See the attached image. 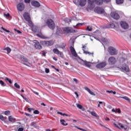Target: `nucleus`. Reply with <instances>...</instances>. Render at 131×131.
<instances>
[{
	"label": "nucleus",
	"mask_w": 131,
	"mask_h": 131,
	"mask_svg": "<svg viewBox=\"0 0 131 131\" xmlns=\"http://www.w3.org/2000/svg\"><path fill=\"white\" fill-rule=\"evenodd\" d=\"M88 9H89V10H93V9L96 7V5H97V6L103 5V0H88Z\"/></svg>",
	"instance_id": "f257e3e1"
},
{
	"label": "nucleus",
	"mask_w": 131,
	"mask_h": 131,
	"mask_svg": "<svg viewBox=\"0 0 131 131\" xmlns=\"http://www.w3.org/2000/svg\"><path fill=\"white\" fill-rule=\"evenodd\" d=\"M76 32V31H75L72 28L67 27L61 28L60 33L61 34H63V33H74Z\"/></svg>",
	"instance_id": "f03ea898"
},
{
	"label": "nucleus",
	"mask_w": 131,
	"mask_h": 131,
	"mask_svg": "<svg viewBox=\"0 0 131 131\" xmlns=\"http://www.w3.org/2000/svg\"><path fill=\"white\" fill-rule=\"evenodd\" d=\"M111 56H116L118 54V50L113 47H110L107 50Z\"/></svg>",
	"instance_id": "7ed1b4c3"
},
{
	"label": "nucleus",
	"mask_w": 131,
	"mask_h": 131,
	"mask_svg": "<svg viewBox=\"0 0 131 131\" xmlns=\"http://www.w3.org/2000/svg\"><path fill=\"white\" fill-rule=\"evenodd\" d=\"M40 43L45 47H51V46H53L55 43V42L53 40L50 41H41Z\"/></svg>",
	"instance_id": "20e7f679"
},
{
	"label": "nucleus",
	"mask_w": 131,
	"mask_h": 131,
	"mask_svg": "<svg viewBox=\"0 0 131 131\" xmlns=\"http://www.w3.org/2000/svg\"><path fill=\"white\" fill-rule=\"evenodd\" d=\"M47 24L50 29H52V30H53V29H55V23H54V21H53V20H52L51 19L47 20Z\"/></svg>",
	"instance_id": "39448f33"
},
{
	"label": "nucleus",
	"mask_w": 131,
	"mask_h": 131,
	"mask_svg": "<svg viewBox=\"0 0 131 131\" xmlns=\"http://www.w3.org/2000/svg\"><path fill=\"white\" fill-rule=\"evenodd\" d=\"M21 63L28 67H30V62L28 61V59L24 56L21 57Z\"/></svg>",
	"instance_id": "423d86ee"
},
{
	"label": "nucleus",
	"mask_w": 131,
	"mask_h": 131,
	"mask_svg": "<svg viewBox=\"0 0 131 131\" xmlns=\"http://www.w3.org/2000/svg\"><path fill=\"white\" fill-rule=\"evenodd\" d=\"M16 7L18 12H23V10L25 9V5L23 3H18Z\"/></svg>",
	"instance_id": "0eeeda50"
},
{
	"label": "nucleus",
	"mask_w": 131,
	"mask_h": 131,
	"mask_svg": "<svg viewBox=\"0 0 131 131\" xmlns=\"http://www.w3.org/2000/svg\"><path fill=\"white\" fill-rule=\"evenodd\" d=\"M111 17L113 18V19H115V20H118V19L120 18L119 14H118V13L116 11L112 12L111 13Z\"/></svg>",
	"instance_id": "6e6552de"
},
{
	"label": "nucleus",
	"mask_w": 131,
	"mask_h": 131,
	"mask_svg": "<svg viewBox=\"0 0 131 131\" xmlns=\"http://www.w3.org/2000/svg\"><path fill=\"white\" fill-rule=\"evenodd\" d=\"M94 12L97 14H105V10L101 7H96Z\"/></svg>",
	"instance_id": "1a4fd4ad"
},
{
	"label": "nucleus",
	"mask_w": 131,
	"mask_h": 131,
	"mask_svg": "<svg viewBox=\"0 0 131 131\" xmlns=\"http://www.w3.org/2000/svg\"><path fill=\"white\" fill-rule=\"evenodd\" d=\"M108 62L110 65H114L116 63V58L114 56H111L108 59Z\"/></svg>",
	"instance_id": "9d476101"
},
{
	"label": "nucleus",
	"mask_w": 131,
	"mask_h": 131,
	"mask_svg": "<svg viewBox=\"0 0 131 131\" xmlns=\"http://www.w3.org/2000/svg\"><path fill=\"white\" fill-rule=\"evenodd\" d=\"M120 24L121 25V27H122L123 29L126 30L128 29V27H129L128 24L125 21H122L120 22Z\"/></svg>",
	"instance_id": "9b49d317"
},
{
	"label": "nucleus",
	"mask_w": 131,
	"mask_h": 131,
	"mask_svg": "<svg viewBox=\"0 0 131 131\" xmlns=\"http://www.w3.org/2000/svg\"><path fill=\"white\" fill-rule=\"evenodd\" d=\"M53 51L54 54H56V55H59L61 58H64V55L63 54V52L59 51V50L56 48L54 49Z\"/></svg>",
	"instance_id": "f8f14e48"
},
{
	"label": "nucleus",
	"mask_w": 131,
	"mask_h": 131,
	"mask_svg": "<svg viewBox=\"0 0 131 131\" xmlns=\"http://www.w3.org/2000/svg\"><path fill=\"white\" fill-rule=\"evenodd\" d=\"M106 65H107V63H106V62L104 61L97 64L96 66V67L98 69H102V68H104V67H105Z\"/></svg>",
	"instance_id": "ddd939ff"
},
{
	"label": "nucleus",
	"mask_w": 131,
	"mask_h": 131,
	"mask_svg": "<svg viewBox=\"0 0 131 131\" xmlns=\"http://www.w3.org/2000/svg\"><path fill=\"white\" fill-rule=\"evenodd\" d=\"M70 52L74 57H78V55L77 54V53H76V51H75V49L74 48H73L72 46L70 47Z\"/></svg>",
	"instance_id": "4468645a"
},
{
	"label": "nucleus",
	"mask_w": 131,
	"mask_h": 131,
	"mask_svg": "<svg viewBox=\"0 0 131 131\" xmlns=\"http://www.w3.org/2000/svg\"><path fill=\"white\" fill-rule=\"evenodd\" d=\"M31 5L33 7H35V8H39V7H40V4L36 1H32L31 2Z\"/></svg>",
	"instance_id": "2eb2a0df"
},
{
	"label": "nucleus",
	"mask_w": 131,
	"mask_h": 131,
	"mask_svg": "<svg viewBox=\"0 0 131 131\" xmlns=\"http://www.w3.org/2000/svg\"><path fill=\"white\" fill-rule=\"evenodd\" d=\"M122 70L125 71L126 72H129V67L126 64H123L121 67Z\"/></svg>",
	"instance_id": "dca6fc26"
},
{
	"label": "nucleus",
	"mask_w": 131,
	"mask_h": 131,
	"mask_svg": "<svg viewBox=\"0 0 131 131\" xmlns=\"http://www.w3.org/2000/svg\"><path fill=\"white\" fill-rule=\"evenodd\" d=\"M28 111L29 112H31L32 111H33L34 114H39V111L38 110H36L34 111V109L33 108H28L27 109Z\"/></svg>",
	"instance_id": "f3484780"
},
{
	"label": "nucleus",
	"mask_w": 131,
	"mask_h": 131,
	"mask_svg": "<svg viewBox=\"0 0 131 131\" xmlns=\"http://www.w3.org/2000/svg\"><path fill=\"white\" fill-rule=\"evenodd\" d=\"M32 30L35 33L39 32V28L36 26H34L32 28Z\"/></svg>",
	"instance_id": "a211bd4d"
},
{
	"label": "nucleus",
	"mask_w": 131,
	"mask_h": 131,
	"mask_svg": "<svg viewBox=\"0 0 131 131\" xmlns=\"http://www.w3.org/2000/svg\"><path fill=\"white\" fill-rule=\"evenodd\" d=\"M79 2L80 7H84L86 5V0H80Z\"/></svg>",
	"instance_id": "6ab92c4d"
},
{
	"label": "nucleus",
	"mask_w": 131,
	"mask_h": 131,
	"mask_svg": "<svg viewBox=\"0 0 131 131\" xmlns=\"http://www.w3.org/2000/svg\"><path fill=\"white\" fill-rule=\"evenodd\" d=\"M84 89L85 91L88 92V93H89L90 94V95H92V96H96V94H95V93H94L93 92L91 91V90L90 89H89V88L85 86L84 88Z\"/></svg>",
	"instance_id": "aec40b11"
},
{
	"label": "nucleus",
	"mask_w": 131,
	"mask_h": 131,
	"mask_svg": "<svg viewBox=\"0 0 131 131\" xmlns=\"http://www.w3.org/2000/svg\"><path fill=\"white\" fill-rule=\"evenodd\" d=\"M35 48L37 49V50H40L42 47L40 43H39L38 41H36L35 43Z\"/></svg>",
	"instance_id": "412c9836"
},
{
	"label": "nucleus",
	"mask_w": 131,
	"mask_h": 131,
	"mask_svg": "<svg viewBox=\"0 0 131 131\" xmlns=\"http://www.w3.org/2000/svg\"><path fill=\"white\" fill-rule=\"evenodd\" d=\"M65 47H66V43H62L59 45H56V47L58 48L59 49H65Z\"/></svg>",
	"instance_id": "4be33fe9"
},
{
	"label": "nucleus",
	"mask_w": 131,
	"mask_h": 131,
	"mask_svg": "<svg viewBox=\"0 0 131 131\" xmlns=\"http://www.w3.org/2000/svg\"><path fill=\"white\" fill-rule=\"evenodd\" d=\"M24 18L26 21H29L30 20V17H29V15H28V13H25L24 14Z\"/></svg>",
	"instance_id": "5701e85b"
},
{
	"label": "nucleus",
	"mask_w": 131,
	"mask_h": 131,
	"mask_svg": "<svg viewBox=\"0 0 131 131\" xmlns=\"http://www.w3.org/2000/svg\"><path fill=\"white\" fill-rule=\"evenodd\" d=\"M119 98H120L121 99H124V100H125L129 103H130V99H129V98H128L127 96H119Z\"/></svg>",
	"instance_id": "b1692460"
},
{
	"label": "nucleus",
	"mask_w": 131,
	"mask_h": 131,
	"mask_svg": "<svg viewBox=\"0 0 131 131\" xmlns=\"http://www.w3.org/2000/svg\"><path fill=\"white\" fill-rule=\"evenodd\" d=\"M76 105L77 108H78L79 109H80L81 110H82V111H85V108H84L83 106H82V105H81V104L76 103Z\"/></svg>",
	"instance_id": "393cba45"
},
{
	"label": "nucleus",
	"mask_w": 131,
	"mask_h": 131,
	"mask_svg": "<svg viewBox=\"0 0 131 131\" xmlns=\"http://www.w3.org/2000/svg\"><path fill=\"white\" fill-rule=\"evenodd\" d=\"M8 120L11 122H15V121H16V119L13 117V116H10L8 118Z\"/></svg>",
	"instance_id": "a878e982"
},
{
	"label": "nucleus",
	"mask_w": 131,
	"mask_h": 131,
	"mask_svg": "<svg viewBox=\"0 0 131 131\" xmlns=\"http://www.w3.org/2000/svg\"><path fill=\"white\" fill-rule=\"evenodd\" d=\"M106 28H115V25L113 23H111L110 24H108L106 26Z\"/></svg>",
	"instance_id": "bb28decb"
},
{
	"label": "nucleus",
	"mask_w": 131,
	"mask_h": 131,
	"mask_svg": "<svg viewBox=\"0 0 131 131\" xmlns=\"http://www.w3.org/2000/svg\"><path fill=\"white\" fill-rule=\"evenodd\" d=\"M60 123L62 124V125H63V126H66L68 125V123L66 122V121L64 119H61L60 120Z\"/></svg>",
	"instance_id": "cd10ccee"
},
{
	"label": "nucleus",
	"mask_w": 131,
	"mask_h": 131,
	"mask_svg": "<svg viewBox=\"0 0 131 131\" xmlns=\"http://www.w3.org/2000/svg\"><path fill=\"white\" fill-rule=\"evenodd\" d=\"M37 35L41 38H43L44 39H47V38H48V37L45 36V35H42L41 33L37 34Z\"/></svg>",
	"instance_id": "c85d7f7f"
},
{
	"label": "nucleus",
	"mask_w": 131,
	"mask_h": 131,
	"mask_svg": "<svg viewBox=\"0 0 131 131\" xmlns=\"http://www.w3.org/2000/svg\"><path fill=\"white\" fill-rule=\"evenodd\" d=\"M82 51H83L84 54H85V55H89V56H91V55H92V57H93L94 55V53H91L90 52L88 51H85V50L84 49H82Z\"/></svg>",
	"instance_id": "c756f323"
},
{
	"label": "nucleus",
	"mask_w": 131,
	"mask_h": 131,
	"mask_svg": "<svg viewBox=\"0 0 131 131\" xmlns=\"http://www.w3.org/2000/svg\"><path fill=\"white\" fill-rule=\"evenodd\" d=\"M81 60L82 61V62H83L84 65H85V66H86V67H91V64L90 63V62L85 61L82 59H81Z\"/></svg>",
	"instance_id": "7c9ffc66"
},
{
	"label": "nucleus",
	"mask_w": 131,
	"mask_h": 131,
	"mask_svg": "<svg viewBox=\"0 0 131 131\" xmlns=\"http://www.w3.org/2000/svg\"><path fill=\"white\" fill-rule=\"evenodd\" d=\"M4 51H7V54H10L12 52V50L9 47H7L4 49Z\"/></svg>",
	"instance_id": "2f4dec72"
},
{
	"label": "nucleus",
	"mask_w": 131,
	"mask_h": 131,
	"mask_svg": "<svg viewBox=\"0 0 131 131\" xmlns=\"http://www.w3.org/2000/svg\"><path fill=\"white\" fill-rule=\"evenodd\" d=\"M124 0H116V3L117 5H121V4H123Z\"/></svg>",
	"instance_id": "473e14b6"
},
{
	"label": "nucleus",
	"mask_w": 131,
	"mask_h": 131,
	"mask_svg": "<svg viewBox=\"0 0 131 131\" xmlns=\"http://www.w3.org/2000/svg\"><path fill=\"white\" fill-rule=\"evenodd\" d=\"M106 93H108V94H113V95H116V92L113 91L112 90H106Z\"/></svg>",
	"instance_id": "72a5a7b5"
},
{
	"label": "nucleus",
	"mask_w": 131,
	"mask_h": 131,
	"mask_svg": "<svg viewBox=\"0 0 131 131\" xmlns=\"http://www.w3.org/2000/svg\"><path fill=\"white\" fill-rule=\"evenodd\" d=\"M28 22L29 23V26H30V27H31V28H32V27L34 26H33V24L32 23V21H31V20H28Z\"/></svg>",
	"instance_id": "f704fd0d"
},
{
	"label": "nucleus",
	"mask_w": 131,
	"mask_h": 131,
	"mask_svg": "<svg viewBox=\"0 0 131 131\" xmlns=\"http://www.w3.org/2000/svg\"><path fill=\"white\" fill-rule=\"evenodd\" d=\"M64 21L66 23H71V19L68 18H66L64 19Z\"/></svg>",
	"instance_id": "c9c22d12"
},
{
	"label": "nucleus",
	"mask_w": 131,
	"mask_h": 131,
	"mask_svg": "<svg viewBox=\"0 0 131 131\" xmlns=\"http://www.w3.org/2000/svg\"><path fill=\"white\" fill-rule=\"evenodd\" d=\"M101 104H102V105H105V102H102V101H99V103H98V108H100V105Z\"/></svg>",
	"instance_id": "e433bc0d"
},
{
	"label": "nucleus",
	"mask_w": 131,
	"mask_h": 131,
	"mask_svg": "<svg viewBox=\"0 0 131 131\" xmlns=\"http://www.w3.org/2000/svg\"><path fill=\"white\" fill-rule=\"evenodd\" d=\"M57 114H60V115H61L62 116H68V114H63L61 112H58Z\"/></svg>",
	"instance_id": "4c0bfd02"
},
{
	"label": "nucleus",
	"mask_w": 131,
	"mask_h": 131,
	"mask_svg": "<svg viewBox=\"0 0 131 131\" xmlns=\"http://www.w3.org/2000/svg\"><path fill=\"white\" fill-rule=\"evenodd\" d=\"M89 112H90V114H91V115H92L93 116H95V117H97V114H96V113L94 112H90V111H89Z\"/></svg>",
	"instance_id": "58836bf2"
},
{
	"label": "nucleus",
	"mask_w": 131,
	"mask_h": 131,
	"mask_svg": "<svg viewBox=\"0 0 131 131\" xmlns=\"http://www.w3.org/2000/svg\"><path fill=\"white\" fill-rule=\"evenodd\" d=\"M73 2L76 6H79V1L78 0H76Z\"/></svg>",
	"instance_id": "ea45409f"
},
{
	"label": "nucleus",
	"mask_w": 131,
	"mask_h": 131,
	"mask_svg": "<svg viewBox=\"0 0 131 131\" xmlns=\"http://www.w3.org/2000/svg\"><path fill=\"white\" fill-rule=\"evenodd\" d=\"M14 86L16 88V89H20V85L17 83H14Z\"/></svg>",
	"instance_id": "a19ab883"
},
{
	"label": "nucleus",
	"mask_w": 131,
	"mask_h": 131,
	"mask_svg": "<svg viewBox=\"0 0 131 131\" xmlns=\"http://www.w3.org/2000/svg\"><path fill=\"white\" fill-rule=\"evenodd\" d=\"M0 84H1L2 86H6V84H5V82H3V80H0Z\"/></svg>",
	"instance_id": "79ce46f5"
},
{
	"label": "nucleus",
	"mask_w": 131,
	"mask_h": 131,
	"mask_svg": "<svg viewBox=\"0 0 131 131\" xmlns=\"http://www.w3.org/2000/svg\"><path fill=\"white\" fill-rule=\"evenodd\" d=\"M86 30H87L88 31H92L93 30V28H90V27H87Z\"/></svg>",
	"instance_id": "37998d69"
},
{
	"label": "nucleus",
	"mask_w": 131,
	"mask_h": 131,
	"mask_svg": "<svg viewBox=\"0 0 131 131\" xmlns=\"http://www.w3.org/2000/svg\"><path fill=\"white\" fill-rule=\"evenodd\" d=\"M0 119L2 120V121H5V117L4 116L0 115Z\"/></svg>",
	"instance_id": "c03bdc74"
},
{
	"label": "nucleus",
	"mask_w": 131,
	"mask_h": 131,
	"mask_svg": "<svg viewBox=\"0 0 131 131\" xmlns=\"http://www.w3.org/2000/svg\"><path fill=\"white\" fill-rule=\"evenodd\" d=\"M2 29H3V30H4V31H5V32H7V33H9L10 32V31L8 30H7L6 29H5L4 27H1Z\"/></svg>",
	"instance_id": "a18cd8bd"
},
{
	"label": "nucleus",
	"mask_w": 131,
	"mask_h": 131,
	"mask_svg": "<svg viewBox=\"0 0 131 131\" xmlns=\"http://www.w3.org/2000/svg\"><path fill=\"white\" fill-rule=\"evenodd\" d=\"M5 80L6 81H8L9 83H11V84L12 83V81L10 79H9V78H6L5 79Z\"/></svg>",
	"instance_id": "49530a36"
},
{
	"label": "nucleus",
	"mask_w": 131,
	"mask_h": 131,
	"mask_svg": "<svg viewBox=\"0 0 131 131\" xmlns=\"http://www.w3.org/2000/svg\"><path fill=\"white\" fill-rule=\"evenodd\" d=\"M118 125L120 126L121 128H124V129H126V128H124V126H123L121 123H119Z\"/></svg>",
	"instance_id": "de8ad7c7"
},
{
	"label": "nucleus",
	"mask_w": 131,
	"mask_h": 131,
	"mask_svg": "<svg viewBox=\"0 0 131 131\" xmlns=\"http://www.w3.org/2000/svg\"><path fill=\"white\" fill-rule=\"evenodd\" d=\"M4 17H6V18H9V17H10V14H4Z\"/></svg>",
	"instance_id": "09e8293b"
},
{
	"label": "nucleus",
	"mask_w": 131,
	"mask_h": 131,
	"mask_svg": "<svg viewBox=\"0 0 131 131\" xmlns=\"http://www.w3.org/2000/svg\"><path fill=\"white\" fill-rule=\"evenodd\" d=\"M5 115H9V114H10V111H5Z\"/></svg>",
	"instance_id": "8fccbe9b"
},
{
	"label": "nucleus",
	"mask_w": 131,
	"mask_h": 131,
	"mask_svg": "<svg viewBox=\"0 0 131 131\" xmlns=\"http://www.w3.org/2000/svg\"><path fill=\"white\" fill-rule=\"evenodd\" d=\"M45 72L46 73H49L50 72V69L48 68L45 69Z\"/></svg>",
	"instance_id": "3c124183"
},
{
	"label": "nucleus",
	"mask_w": 131,
	"mask_h": 131,
	"mask_svg": "<svg viewBox=\"0 0 131 131\" xmlns=\"http://www.w3.org/2000/svg\"><path fill=\"white\" fill-rule=\"evenodd\" d=\"M14 31H16V32H17V33H21V32L20 31V30H17V29H14Z\"/></svg>",
	"instance_id": "603ef678"
},
{
	"label": "nucleus",
	"mask_w": 131,
	"mask_h": 131,
	"mask_svg": "<svg viewBox=\"0 0 131 131\" xmlns=\"http://www.w3.org/2000/svg\"><path fill=\"white\" fill-rule=\"evenodd\" d=\"M82 49V50H85V49H86V44L83 45Z\"/></svg>",
	"instance_id": "864d4df0"
},
{
	"label": "nucleus",
	"mask_w": 131,
	"mask_h": 131,
	"mask_svg": "<svg viewBox=\"0 0 131 131\" xmlns=\"http://www.w3.org/2000/svg\"><path fill=\"white\" fill-rule=\"evenodd\" d=\"M73 80H74V81H75V82L76 84L78 83V80H77V79H76V78H74V79H73Z\"/></svg>",
	"instance_id": "5fc2aeb1"
},
{
	"label": "nucleus",
	"mask_w": 131,
	"mask_h": 131,
	"mask_svg": "<svg viewBox=\"0 0 131 131\" xmlns=\"http://www.w3.org/2000/svg\"><path fill=\"white\" fill-rule=\"evenodd\" d=\"M30 1L31 0H25V3L26 4H29L30 3Z\"/></svg>",
	"instance_id": "6e6d98bb"
},
{
	"label": "nucleus",
	"mask_w": 131,
	"mask_h": 131,
	"mask_svg": "<svg viewBox=\"0 0 131 131\" xmlns=\"http://www.w3.org/2000/svg\"><path fill=\"white\" fill-rule=\"evenodd\" d=\"M23 130H24V128H23V127H20L18 129V131H23Z\"/></svg>",
	"instance_id": "4d7b16f0"
},
{
	"label": "nucleus",
	"mask_w": 131,
	"mask_h": 131,
	"mask_svg": "<svg viewBox=\"0 0 131 131\" xmlns=\"http://www.w3.org/2000/svg\"><path fill=\"white\" fill-rule=\"evenodd\" d=\"M42 56H43L44 57H46V52L45 51H43L42 52Z\"/></svg>",
	"instance_id": "13d9d810"
},
{
	"label": "nucleus",
	"mask_w": 131,
	"mask_h": 131,
	"mask_svg": "<svg viewBox=\"0 0 131 131\" xmlns=\"http://www.w3.org/2000/svg\"><path fill=\"white\" fill-rule=\"evenodd\" d=\"M32 92L34 93V94H35V95H36L37 96H38L39 94L38 92H36L33 90H32Z\"/></svg>",
	"instance_id": "bf43d9fd"
},
{
	"label": "nucleus",
	"mask_w": 131,
	"mask_h": 131,
	"mask_svg": "<svg viewBox=\"0 0 131 131\" xmlns=\"http://www.w3.org/2000/svg\"><path fill=\"white\" fill-rule=\"evenodd\" d=\"M83 25V24L79 23L76 25V26H82Z\"/></svg>",
	"instance_id": "052dcab7"
},
{
	"label": "nucleus",
	"mask_w": 131,
	"mask_h": 131,
	"mask_svg": "<svg viewBox=\"0 0 131 131\" xmlns=\"http://www.w3.org/2000/svg\"><path fill=\"white\" fill-rule=\"evenodd\" d=\"M23 99L25 100L26 102H29V100H28V99L26 97H23Z\"/></svg>",
	"instance_id": "680f3d73"
},
{
	"label": "nucleus",
	"mask_w": 131,
	"mask_h": 131,
	"mask_svg": "<svg viewBox=\"0 0 131 131\" xmlns=\"http://www.w3.org/2000/svg\"><path fill=\"white\" fill-rule=\"evenodd\" d=\"M114 125H115V126H116V127H117V128H120V127H119V126H118V125H117L116 123H114Z\"/></svg>",
	"instance_id": "e2e57ef3"
},
{
	"label": "nucleus",
	"mask_w": 131,
	"mask_h": 131,
	"mask_svg": "<svg viewBox=\"0 0 131 131\" xmlns=\"http://www.w3.org/2000/svg\"><path fill=\"white\" fill-rule=\"evenodd\" d=\"M75 94L76 95L77 98H78L79 95H78V93H77V92H75Z\"/></svg>",
	"instance_id": "0e129e2a"
},
{
	"label": "nucleus",
	"mask_w": 131,
	"mask_h": 131,
	"mask_svg": "<svg viewBox=\"0 0 131 131\" xmlns=\"http://www.w3.org/2000/svg\"><path fill=\"white\" fill-rule=\"evenodd\" d=\"M31 125H32V126H34V125H35V122H32Z\"/></svg>",
	"instance_id": "69168bd1"
},
{
	"label": "nucleus",
	"mask_w": 131,
	"mask_h": 131,
	"mask_svg": "<svg viewBox=\"0 0 131 131\" xmlns=\"http://www.w3.org/2000/svg\"><path fill=\"white\" fill-rule=\"evenodd\" d=\"M117 112H118V113H121V111L120 110V108L118 109Z\"/></svg>",
	"instance_id": "338daca9"
},
{
	"label": "nucleus",
	"mask_w": 131,
	"mask_h": 131,
	"mask_svg": "<svg viewBox=\"0 0 131 131\" xmlns=\"http://www.w3.org/2000/svg\"><path fill=\"white\" fill-rule=\"evenodd\" d=\"M53 59H54L55 61H58V59H57V58L53 57Z\"/></svg>",
	"instance_id": "774afa93"
}]
</instances>
